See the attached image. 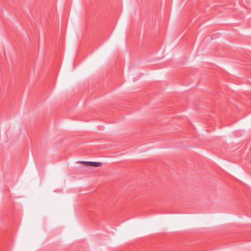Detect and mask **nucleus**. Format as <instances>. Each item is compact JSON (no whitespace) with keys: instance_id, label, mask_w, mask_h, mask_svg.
I'll return each instance as SVG.
<instances>
[{"instance_id":"obj_1","label":"nucleus","mask_w":251,"mask_h":251,"mask_svg":"<svg viewBox=\"0 0 251 251\" xmlns=\"http://www.w3.org/2000/svg\"><path fill=\"white\" fill-rule=\"evenodd\" d=\"M83 163L87 166H91V167H100L102 165V163L101 162H92V161L83 162Z\"/></svg>"}]
</instances>
